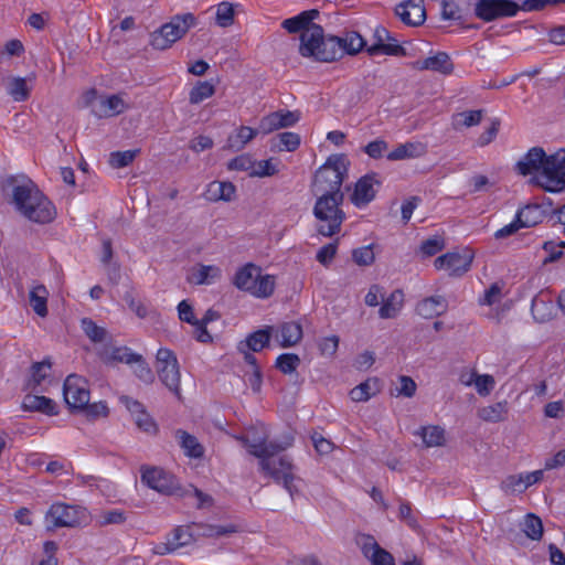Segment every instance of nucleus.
I'll list each match as a JSON object with an SVG mask.
<instances>
[{
	"label": "nucleus",
	"instance_id": "nucleus-1",
	"mask_svg": "<svg viewBox=\"0 0 565 565\" xmlns=\"http://www.w3.org/2000/svg\"><path fill=\"white\" fill-rule=\"evenodd\" d=\"M243 446L247 449L248 454L259 459L262 471L274 479L277 483H282L284 488L292 497L296 488L294 486V466L286 456H281L278 460H273V457L286 450L292 445L294 438L287 437L285 443L267 441L266 438H260L258 441H250L247 436H237Z\"/></svg>",
	"mask_w": 565,
	"mask_h": 565
},
{
	"label": "nucleus",
	"instance_id": "nucleus-2",
	"mask_svg": "<svg viewBox=\"0 0 565 565\" xmlns=\"http://www.w3.org/2000/svg\"><path fill=\"white\" fill-rule=\"evenodd\" d=\"M12 196L17 210L31 222L47 224L56 216L54 204L32 181L15 185Z\"/></svg>",
	"mask_w": 565,
	"mask_h": 565
},
{
	"label": "nucleus",
	"instance_id": "nucleus-3",
	"mask_svg": "<svg viewBox=\"0 0 565 565\" xmlns=\"http://www.w3.org/2000/svg\"><path fill=\"white\" fill-rule=\"evenodd\" d=\"M348 160L344 154L330 156L327 161L316 171L311 184L315 195H335L344 198L341 186L348 174Z\"/></svg>",
	"mask_w": 565,
	"mask_h": 565
},
{
	"label": "nucleus",
	"instance_id": "nucleus-4",
	"mask_svg": "<svg viewBox=\"0 0 565 565\" xmlns=\"http://www.w3.org/2000/svg\"><path fill=\"white\" fill-rule=\"evenodd\" d=\"M234 286L258 299L269 298L276 287L275 276L263 274L259 266L247 263L239 267L233 278Z\"/></svg>",
	"mask_w": 565,
	"mask_h": 565
},
{
	"label": "nucleus",
	"instance_id": "nucleus-5",
	"mask_svg": "<svg viewBox=\"0 0 565 565\" xmlns=\"http://www.w3.org/2000/svg\"><path fill=\"white\" fill-rule=\"evenodd\" d=\"M313 206V215L317 218V232L324 237H332L341 231L345 220V213L341 209L344 198L335 195L318 194Z\"/></svg>",
	"mask_w": 565,
	"mask_h": 565
},
{
	"label": "nucleus",
	"instance_id": "nucleus-6",
	"mask_svg": "<svg viewBox=\"0 0 565 565\" xmlns=\"http://www.w3.org/2000/svg\"><path fill=\"white\" fill-rule=\"evenodd\" d=\"M299 54L302 57L311 58L315 62L332 63L337 61L339 51L338 42L328 35L327 44L319 51V44H323V28L319 24H312L310 29L300 34Z\"/></svg>",
	"mask_w": 565,
	"mask_h": 565
},
{
	"label": "nucleus",
	"instance_id": "nucleus-7",
	"mask_svg": "<svg viewBox=\"0 0 565 565\" xmlns=\"http://www.w3.org/2000/svg\"><path fill=\"white\" fill-rule=\"evenodd\" d=\"M196 23L193 13L174 15L168 23L150 34V45L154 50H167L179 41Z\"/></svg>",
	"mask_w": 565,
	"mask_h": 565
},
{
	"label": "nucleus",
	"instance_id": "nucleus-8",
	"mask_svg": "<svg viewBox=\"0 0 565 565\" xmlns=\"http://www.w3.org/2000/svg\"><path fill=\"white\" fill-rule=\"evenodd\" d=\"M535 183L546 192L565 191V149H559L548 156L544 168L535 177Z\"/></svg>",
	"mask_w": 565,
	"mask_h": 565
},
{
	"label": "nucleus",
	"instance_id": "nucleus-9",
	"mask_svg": "<svg viewBox=\"0 0 565 565\" xmlns=\"http://www.w3.org/2000/svg\"><path fill=\"white\" fill-rule=\"evenodd\" d=\"M157 373L162 384L181 399L180 367L173 351L160 348L156 354Z\"/></svg>",
	"mask_w": 565,
	"mask_h": 565
},
{
	"label": "nucleus",
	"instance_id": "nucleus-10",
	"mask_svg": "<svg viewBox=\"0 0 565 565\" xmlns=\"http://www.w3.org/2000/svg\"><path fill=\"white\" fill-rule=\"evenodd\" d=\"M519 13V3L513 0H473V14L482 22L490 23Z\"/></svg>",
	"mask_w": 565,
	"mask_h": 565
},
{
	"label": "nucleus",
	"instance_id": "nucleus-11",
	"mask_svg": "<svg viewBox=\"0 0 565 565\" xmlns=\"http://www.w3.org/2000/svg\"><path fill=\"white\" fill-rule=\"evenodd\" d=\"M63 396L68 408L78 412L79 408L87 406L90 399L88 381L81 375L70 374L63 384Z\"/></svg>",
	"mask_w": 565,
	"mask_h": 565
},
{
	"label": "nucleus",
	"instance_id": "nucleus-12",
	"mask_svg": "<svg viewBox=\"0 0 565 565\" xmlns=\"http://www.w3.org/2000/svg\"><path fill=\"white\" fill-rule=\"evenodd\" d=\"M45 519L55 527H75L85 521L86 513L81 507L55 502L49 508Z\"/></svg>",
	"mask_w": 565,
	"mask_h": 565
},
{
	"label": "nucleus",
	"instance_id": "nucleus-13",
	"mask_svg": "<svg viewBox=\"0 0 565 565\" xmlns=\"http://www.w3.org/2000/svg\"><path fill=\"white\" fill-rule=\"evenodd\" d=\"M141 481L162 494H177L180 490L177 479L169 472L157 467L141 469Z\"/></svg>",
	"mask_w": 565,
	"mask_h": 565
},
{
	"label": "nucleus",
	"instance_id": "nucleus-14",
	"mask_svg": "<svg viewBox=\"0 0 565 565\" xmlns=\"http://www.w3.org/2000/svg\"><path fill=\"white\" fill-rule=\"evenodd\" d=\"M472 260L470 253L448 252L434 260V267L447 271L449 276L460 277L470 269Z\"/></svg>",
	"mask_w": 565,
	"mask_h": 565
},
{
	"label": "nucleus",
	"instance_id": "nucleus-15",
	"mask_svg": "<svg viewBox=\"0 0 565 565\" xmlns=\"http://www.w3.org/2000/svg\"><path fill=\"white\" fill-rule=\"evenodd\" d=\"M382 182L377 178V173L370 172L361 177L351 194V202L354 206L361 209L372 202L377 193Z\"/></svg>",
	"mask_w": 565,
	"mask_h": 565
},
{
	"label": "nucleus",
	"instance_id": "nucleus-16",
	"mask_svg": "<svg viewBox=\"0 0 565 565\" xmlns=\"http://www.w3.org/2000/svg\"><path fill=\"white\" fill-rule=\"evenodd\" d=\"M374 42L366 46V52L371 56L380 54L390 56H399L405 54V50L393 39L390 32L382 25H377L373 33Z\"/></svg>",
	"mask_w": 565,
	"mask_h": 565
},
{
	"label": "nucleus",
	"instance_id": "nucleus-17",
	"mask_svg": "<svg viewBox=\"0 0 565 565\" xmlns=\"http://www.w3.org/2000/svg\"><path fill=\"white\" fill-rule=\"evenodd\" d=\"M193 541L194 539L190 527L180 525L166 536L164 542L154 544L151 551L156 555H168L177 552L181 547L192 544Z\"/></svg>",
	"mask_w": 565,
	"mask_h": 565
},
{
	"label": "nucleus",
	"instance_id": "nucleus-18",
	"mask_svg": "<svg viewBox=\"0 0 565 565\" xmlns=\"http://www.w3.org/2000/svg\"><path fill=\"white\" fill-rule=\"evenodd\" d=\"M473 0H441L440 15L445 21L463 25L470 17Z\"/></svg>",
	"mask_w": 565,
	"mask_h": 565
},
{
	"label": "nucleus",
	"instance_id": "nucleus-19",
	"mask_svg": "<svg viewBox=\"0 0 565 565\" xmlns=\"http://www.w3.org/2000/svg\"><path fill=\"white\" fill-rule=\"evenodd\" d=\"M299 119L300 116L298 111L279 109L263 117L259 122V128L264 134H270L281 128L292 127Z\"/></svg>",
	"mask_w": 565,
	"mask_h": 565
},
{
	"label": "nucleus",
	"instance_id": "nucleus-20",
	"mask_svg": "<svg viewBox=\"0 0 565 565\" xmlns=\"http://www.w3.org/2000/svg\"><path fill=\"white\" fill-rule=\"evenodd\" d=\"M395 12L407 25L417 26L426 20V10L422 0H407L399 3Z\"/></svg>",
	"mask_w": 565,
	"mask_h": 565
},
{
	"label": "nucleus",
	"instance_id": "nucleus-21",
	"mask_svg": "<svg viewBox=\"0 0 565 565\" xmlns=\"http://www.w3.org/2000/svg\"><path fill=\"white\" fill-rule=\"evenodd\" d=\"M547 158L548 156L542 148L533 147L516 162V171L524 177L532 173L539 174L544 168Z\"/></svg>",
	"mask_w": 565,
	"mask_h": 565
},
{
	"label": "nucleus",
	"instance_id": "nucleus-22",
	"mask_svg": "<svg viewBox=\"0 0 565 565\" xmlns=\"http://www.w3.org/2000/svg\"><path fill=\"white\" fill-rule=\"evenodd\" d=\"M273 337L281 348H291L298 344L302 337L303 331L299 322L289 321L274 327Z\"/></svg>",
	"mask_w": 565,
	"mask_h": 565
},
{
	"label": "nucleus",
	"instance_id": "nucleus-23",
	"mask_svg": "<svg viewBox=\"0 0 565 565\" xmlns=\"http://www.w3.org/2000/svg\"><path fill=\"white\" fill-rule=\"evenodd\" d=\"M332 40L337 41L339 46L337 61L342 58L345 54L356 55L364 47L366 49L365 40L355 31L345 32L342 36L332 35Z\"/></svg>",
	"mask_w": 565,
	"mask_h": 565
},
{
	"label": "nucleus",
	"instance_id": "nucleus-24",
	"mask_svg": "<svg viewBox=\"0 0 565 565\" xmlns=\"http://www.w3.org/2000/svg\"><path fill=\"white\" fill-rule=\"evenodd\" d=\"M417 70H428L440 73L443 75H450L454 72V63L446 52H438L433 56H428L423 61H417L415 64Z\"/></svg>",
	"mask_w": 565,
	"mask_h": 565
},
{
	"label": "nucleus",
	"instance_id": "nucleus-25",
	"mask_svg": "<svg viewBox=\"0 0 565 565\" xmlns=\"http://www.w3.org/2000/svg\"><path fill=\"white\" fill-rule=\"evenodd\" d=\"M427 153V146L420 141H408L398 145L392 151L386 153L390 161H399L424 157Z\"/></svg>",
	"mask_w": 565,
	"mask_h": 565
},
{
	"label": "nucleus",
	"instance_id": "nucleus-26",
	"mask_svg": "<svg viewBox=\"0 0 565 565\" xmlns=\"http://www.w3.org/2000/svg\"><path fill=\"white\" fill-rule=\"evenodd\" d=\"M22 407L28 412H39L47 416H54L58 414V407L56 403L46 396L26 394L22 401Z\"/></svg>",
	"mask_w": 565,
	"mask_h": 565
},
{
	"label": "nucleus",
	"instance_id": "nucleus-27",
	"mask_svg": "<svg viewBox=\"0 0 565 565\" xmlns=\"http://www.w3.org/2000/svg\"><path fill=\"white\" fill-rule=\"evenodd\" d=\"M448 302L444 296H431L423 299L416 306V312L425 318L433 319L446 312Z\"/></svg>",
	"mask_w": 565,
	"mask_h": 565
},
{
	"label": "nucleus",
	"instance_id": "nucleus-28",
	"mask_svg": "<svg viewBox=\"0 0 565 565\" xmlns=\"http://www.w3.org/2000/svg\"><path fill=\"white\" fill-rule=\"evenodd\" d=\"M319 11L316 9L306 10L298 13L295 17L285 19L281 23V26L289 33H298L300 34L306 30L310 29L313 23V20L318 18Z\"/></svg>",
	"mask_w": 565,
	"mask_h": 565
},
{
	"label": "nucleus",
	"instance_id": "nucleus-29",
	"mask_svg": "<svg viewBox=\"0 0 565 565\" xmlns=\"http://www.w3.org/2000/svg\"><path fill=\"white\" fill-rule=\"evenodd\" d=\"M516 218L523 228L534 227L546 218V212L539 204H527L519 209L515 213Z\"/></svg>",
	"mask_w": 565,
	"mask_h": 565
},
{
	"label": "nucleus",
	"instance_id": "nucleus-30",
	"mask_svg": "<svg viewBox=\"0 0 565 565\" xmlns=\"http://www.w3.org/2000/svg\"><path fill=\"white\" fill-rule=\"evenodd\" d=\"M256 136L257 129L249 126H241L228 135L224 148L232 151H239Z\"/></svg>",
	"mask_w": 565,
	"mask_h": 565
},
{
	"label": "nucleus",
	"instance_id": "nucleus-31",
	"mask_svg": "<svg viewBox=\"0 0 565 565\" xmlns=\"http://www.w3.org/2000/svg\"><path fill=\"white\" fill-rule=\"evenodd\" d=\"M274 327L266 326L263 329L250 332L247 337L243 347L252 352H260L263 349L269 345L273 337Z\"/></svg>",
	"mask_w": 565,
	"mask_h": 565
},
{
	"label": "nucleus",
	"instance_id": "nucleus-32",
	"mask_svg": "<svg viewBox=\"0 0 565 565\" xmlns=\"http://www.w3.org/2000/svg\"><path fill=\"white\" fill-rule=\"evenodd\" d=\"M128 108V105L118 94L109 95L100 100V109L93 110V113L99 118L114 117L124 113Z\"/></svg>",
	"mask_w": 565,
	"mask_h": 565
},
{
	"label": "nucleus",
	"instance_id": "nucleus-33",
	"mask_svg": "<svg viewBox=\"0 0 565 565\" xmlns=\"http://www.w3.org/2000/svg\"><path fill=\"white\" fill-rule=\"evenodd\" d=\"M423 439L425 447H440L446 443V431L439 425L422 426L416 433Z\"/></svg>",
	"mask_w": 565,
	"mask_h": 565
},
{
	"label": "nucleus",
	"instance_id": "nucleus-34",
	"mask_svg": "<svg viewBox=\"0 0 565 565\" xmlns=\"http://www.w3.org/2000/svg\"><path fill=\"white\" fill-rule=\"evenodd\" d=\"M404 305V292L396 289L391 292L387 298H383V303L380 307L379 315L382 319L395 318L402 310Z\"/></svg>",
	"mask_w": 565,
	"mask_h": 565
},
{
	"label": "nucleus",
	"instance_id": "nucleus-35",
	"mask_svg": "<svg viewBox=\"0 0 565 565\" xmlns=\"http://www.w3.org/2000/svg\"><path fill=\"white\" fill-rule=\"evenodd\" d=\"M222 270L215 265H198L191 271L190 280L196 285H211L221 278Z\"/></svg>",
	"mask_w": 565,
	"mask_h": 565
},
{
	"label": "nucleus",
	"instance_id": "nucleus-36",
	"mask_svg": "<svg viewBox=\"0 0 565 565\" xmlns=\"http://www.w3.org/2000/svg\"><path fill=\"white\" fill-rule=\"evenodd\" d=\"M236 192L231 182L213 181L207 185L205 198L209 201H231Z\"/></svg>",
	"mask_w": 565,
	"mask_h": 565
},
{
	"label": "nucleus",
	"instance_id": "nucleus-37",
	"mask_svg": "<svg viewBox=\"0 0 565 565\" xmlns=\"http://www.w3.org/2000/svg\"><path fill=\"white\" fill-rule=\"evenodd\" d=\"M177 438L180 440V446L184 455L190 458L199 459L204 455V447L199 443L198 438L185 430L178 429L175 431Z\"/></svg>",
	"mask_w": 565,
	"mask_h": 565
},
{
	"label": "nucleus",
	"instance_id": "nucleus-38",
	"mask_svg": "<svg viewBox=\"0 0 565 565\" xmlns=\"http://www.w3.org/2000/svg\"><path fill=\"white\" fill-rule=\"evenodd\" d=\"M47 297L49 291L44 285L32 287L29 294L30 306L42 318L47 316Z\"/></svg>",
	"mask_w": 565,
	"mask_h": 565
},
{
	"label": "nucleus",
	"instance_id": "nucleus-39",
	"mask_svg": "<svg viewBox=\"0 0 565 565\" xmlns=\"http://www.w3.org/2000/svg\"><path fill=\"white\" fill-rule=\"evenodd\" d=\"M380 392V381L367 379L350 391V397L354 402H365Z\"/></svg>",
	"mask_w": 565,
	"mask_h": 565
},
{
	"label": "nucleus",
	"instance_id": "nucleus-40",
	"mask_svg": "<svg viewBox=\"0 0 565 565\" xmlns=\"http://www.w3.org/2000/svg\"><path fill=\"white\" fill-rule=\"evenodd\" d=\"M32 87L28 85L24 77H12L7 85L8 95L18 103L25 102L31 95Z\"/></svg>",
	"mask_w": 565,
	"mask_h": 565
},
{
	"label": "nucleus",
	"instance_id": "nucleus-41",
	"mask_svg": "<svg viewBox=\"0 0 565 565\" xmlns=\"http://www.w3.org/2000/svg\"><path fill=\"white\" fill-rule=\"evenodd\" d=\"M482 110H465L452 115V127L456 130L461 128H469L477 126L481 122Z\"/></svg>",
	"mask_w": 565,
	"mask_h": 565
},
{
	"label": "nucleus",
	"instance_id": "nucleus-42",
	"mask_svg": "<svg viewBox=\"0 0 565 565\" xmlns=\"http://www.w3.org/2000/svg\"><path fill=\"white\" fill-rule=\"evenodd\" d=\"M523 533L532 541H540L543 536V523L540 516L527 513L521 523Z\"/></svg>",
	"mask_w": 565,
	"mask_h": 565
},
{
	"label": "nucleus",
	"instance_id": "nucleus-43",
	"mask_svg": "<svg viewBox=\"0 0 565 565\" xmlns=\"http://www.w3.org/2000/svg\"><path fill=\"white\" fill-rule=\"evenodd\" d=\"M215 94V86L209 81H199L189 93V102L198 105Z\"/></svg>",
	"mask_w": 565,
	"mask_h": 565
},
{
	"label": "nucleus",
	"instance_id": "nucleus-44",
	"mask_svg": "<svg viewBox=\"0 0 565 565\" xmlns=\"http://www.w3.org/2000/svg\"><path fill=\"white\" fill-rule=\"evenodd\" d=\"M507 403L498 402L479 409L478 415L484 422L498 423L504 419Z\"/></svg>",
	"mask_w": 565,
	"mask_h": 565
},
{
	"label": "nucleus",
	"instance_id": "nucleus-45",
	"mask_svg": "<svg viewBox=\"0 0 565 565\" xmlns=\"http://www.w3.org/2000/svg\"><path fill=\"white\" fill-rule=\"evenodd\" d=\"M51 367L52 364L50 360L33 363L31 366L29 386L34 390L36 386L41 385V383L50 375Z\"/></svg>",
	"mask_w": 565,
	"mask_h": 565
},
{
	"label": "nucleus",
	"instance_id": "nucleus-46",
	"mask_svg": "<svg viewBox=\"0 0 565 565\" xmlns=\"http://www.w3.org/2000/svg\"><path fill=\"white\" fill-rule=\"evenodd\" d=\"M277 143L276 148L279 151H288L294 152L296 151L301 142V138L299 134L294 131H285L277 135Z\"/></svg>",
	"mask_w": 565,
	"mask_h": 565
},
{
	"label": "nucleus",
	"instance_id": "nucleus-47",
	"mask_svg": "<svg viewBox=\"0 0 565 565\" xmlns=\"http://www.w3.org/2000/svg\"><path fill=\"white\" fill-rule=\"evenodd\" d=\"M300 365V358L295 353H281L275 361V367L282 374H292Z\"/></svg>",
	"mask_w": 565,
	"mask_h": 565
},
{
	"label": "nucleus",
	"instance_id": "nucleus-48",
	"mask_svg": "<svg viewBox=\"0 0 565 565\" xmlns=\"http://www.w3.org/2000/svg\"><path fill=\"white\" fill-rule=\"evenodd\" d=\"M81 328L92 342H102L106 337V330L97 326L90 318H83L81 320Z\"/></svg>",
	"mask_w": 565,
	"mask_h": 565
},
{
	"label": "nucleus",
	"instance_id": "nucleus-49",
	"mask_svg": "<svg viewBox=\"0 0 565 565\" xmlns=\"http://www.w3.org/2000/svg\"><path fill=\"white\" fill-rule=\"evenodd\" d=\"M371 543V547L373 550L371 554L372 565H395L393 555L382 548L372 536L367 537Z\"/></svg>",
	"mask_w": 565,
	"mask_h": 565
},
{
	"label": "nucleus",
	"instance_id": "nucleus-50",
	"mask_svg": "<svg viewBox=\"0 0 565 565\" xmlns=\"http://www.w3.org/2000/svg\"><path fill=\"white\" fill-rule=\"evenodd\" d=\"M140 354L135 353L127 347L113 348L106 362H120L126 364H132L134 360H139Z\"/></svg>",
	"mask_w": 565,
	"mask_h": 565
},
{
	"label": "nucleus",
	"instance_id": "nucleus-51",
	"mask_svg": "<svg viewBox=\"0 0 565 565\" xmlns=\"http://www.w3.org/2000/svg\"><path fill=\"white\" fill-rule=\"evenodd\" d=\"M500 489L507 494L525 492L522 473L505 477L500 484Z\"/></svg>",
	"mask_w": 565,
	"mask_h": 565
},
{
	"label": "nucleus",
	"instance_id": "nucleus-52",
	"mask_svg": "<svg viewBox=\"0 0 565 565\" xmlns=\"http://www.w3.org/2000/svg\"><path fill=\"white\" fill-rule=\"evenodd\" d=\"M255 160L248 153H242L233 158L227 163V169L233 171H245L252 177Z\"/></svg>",
	"mask_w": 565,
	"mask_h": 565
},
{
	"label": "nucleus",
	"instance_id": "nucleus-53",
	"mask_svg": "<svg viewBox=\"0 0 565 565\" xmlns=\"http://www.w3.org/2000/svg\"><path fill=\"white\" fill-rule=\"evenodd\" d=\"M234 22V8L227 1H222L216 8V23L222 28H227Z\"/></svg>",
	"mask_w": 565,
	"mask_h": 565
},
{
	"label": "nucleus",
	"instance_id": "nucleus-54",
	"mask_svg": "<svg viewBox=\"0 0 565 565\" xmlns=\"http://www.w3.org/2000/svg\"><path fill=\"white\" fill-rule=\"evenodd\" d=\"M445 247V239L440 236H433L422 242L419 253L423 257H430L438 254Z\"/></svg>",
	"mask_w": 565,
	"mask_h": 565
},
{
	"label": "nucleus",
	"instance_id": "nucleus-55",
	"mask_svg": "<svg viewBox=\"0 0 565 565\" xmlns=\"http://www.w3.org/2000/svg\"><path fill=\"white\" fill-rule=\"evenodd\" d=\"M139 150L114 151L109 156V163L114 168H125L136 158Z\"/></svg>",
	"mask_w": 565,
	"mask_h": 565
},
{
	"label": "nucleus",
	"instance_id": "nucleus-56",
	"mask_svg": "<svg viewBox=\"0 0 565 565\" xmlns=\"http://www.w3.org/2000/svg\"><path fill=\"white\" fill-rule=\"evenodd\" d=\"M278 172L277 164L274 162V159H266L260 161H255L254 170L252 171V177L265 178L273 177Z\"/></svg>",
	"mask_w": 565,
	"mask_h": 565
},
{
	"label": "nucleus",
	"instance_id": "nucleus-57",
	"mask_svg": "<svg viewBox=\"0 0 565 565\" xmlns=\"http://www.w3.org/2000/svg\"><path fill=\"white\" fill-rule=\"evenodd\" d=\"M388 148V143L381 138L370 141L363 147L364 153H366L370 158L379 160L385 156V152Z\"/></svg>",
	"mask_w": 565,
	"mask_h": 565
},
{
	"label": "nucleus",
	"instance_id": "nucleus-58",
	"mask_svg": "<svg viewBox=\"0 0 565 565\" xmlns=\"http://www.w3.org/2000/svg\"><path fill=\"white\" fill-rule=\"evenodd\" d=\"M499 129L500 120L497 118L492 119L490 126L476 140V146L483 148L490 145L497 138Z\"/></svg>",
	"mask_w": 565,
	"mask_h": 565
},
{
	"label": "nucleus",
	"instance_id": "nucleus-59",
	"mask_svg": "<svg viewBox=\"0 0 565 565\" xmlns=\"http://www.w3.org/2000/svg\"><path fill=\"white\" fill-rule=\"evenodd\" d=\"M78 412H84L85 416L89 419H96L98 417H107L109 409L105 402L87 403V406L79 408Z\"/></svg>",
	"mask_w": 565,
	"mask_h": 565
},
{
	"label": "nucleus",
	"instance_id": "nucleus-60",
	"mask_svg": "<svg viewBox=\"0 0 565 565\" xmlns=\"http://www.w3.org/2000/svg\"><path fill=\"white\" fill-rule=\"evenodd\" d=\"M131 365H135L134 373L140 381H142L143 383H151L153 381V373L141 354L140 359L134 360V363Z\"/></svg>",
	"mask_w": 565,
	"mask_h": 565
},
{
	"label": "nucleus",
	"instance_id": "nucleus-61",
	"mask_svg": "<svg viewBox=\"0 0 565 565\" xmlns=\"http://www.w3.org/2000/svg\"><path fill=\"white\" fill-rule=\"evenodd\" d=\"M352 258L358 265L367 266L374 262L375 256L372 246L369 245L354 249L352 253Z\"/></svg>",
	"mask_w": 565,
	"mask_h": 565
},
{
	"label": "nucleus",
	"instance_id": "nucleus-62",
	"mask_svg": "<svg viewBox=\"0 0 565 565\" xmlns=\"http://www.w3.org/2000/svg\"><path fill=\"white\" fill-rule=\"evenodd\" d=\"M494 379L492 375L482 374L475 379V386L479 395L488 396L494 387Z\"/></svg>",
	"mask_w": 565,
	"mask_h": 565
},
{
	"label": "nucleus",
	"instance_id": "nucleus-63",
	"mask_svg": "<svg viewBox=\"0 0 565 565\" xmlns=\"http://www.w3.org/2000/svg\"><path fill=\"white\" fill-rule=\"evenodd\" d=\"M501 298V287L498 282L492 284L488 289H486L483 296L479 298V303L481 306H492L499 302Z\"/></svg>",
	"mask_w": 565,
	"mask_h": 565
},
{
	"label": "nucleus",
	"instance_id": "nucleus-64",
	"mask_svg": "<svg viewBox=\"0 0 565 565\" xmlns=\"http://www.w3.org/2000/svg\"><path fill=\"white\" fill-rule=\"evenodd\" d=\"M338 250V243H329L323 245L317 253V260L322 265H328L334 258Z\"/></svg>",
	"mask_w": 565,
	"mask_h": 565
}]
</instances>
